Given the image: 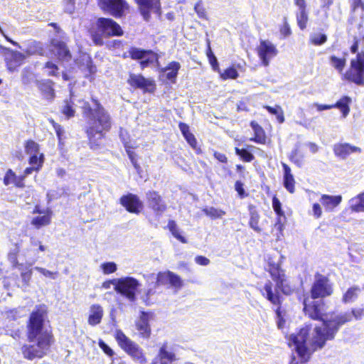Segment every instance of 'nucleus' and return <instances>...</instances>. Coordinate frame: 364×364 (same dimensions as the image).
Segmentation results:
<instances>
[{
    "instance_id": "20",
    "label": "nucleus",
    "mask_w": 364,
    "mask_h": 364,
    "mask_svg": "<svg viewBox=\"0 0 364 364\" xmlns=\"http://www.w3.org/2000/svg\"><path fill=\"white\" fill-rule=\"evenodd\" d=\"M138 5L139 12L146 21H149L151 12H161V0H134Z\"/></svg>"
},
{
    "instance_id": "11",
    "label": "nucleus",
    "mask_w": 364,
    "mask_h": 364,
    "mask_svg": "<svg viewBox=\"0 0 364 364\" xmlns=\"http://www.w3.org/2000/svg\"><path fill=\"white\" fill-rule=\"evenodd\" d=\"M334 291L333 284L329 278L319 272L314 274V280L312 282L309 295L312 298L323 299L331 296Z\"/></svg>"
},
{
    "instance_id": "53",
    "label": "nucleus",
    "mask_w": 364,
    "mask_h": 364,
    "mask_svg": "<svg viewBox=\"0 0 364 364\" xmlns=\"http://www.w3.org/2000/svg\"><path fill=\"white\" fill-rule=\"evenodd\" d=\"M289 160L296 165L298 167H301L303 164V156L301 154L298 148L293 149L289 156Z\"/></svg>"
},
{
    "instance_id": "48",
    "label": "nucleus",
    "mask_w": 364,
    "mask_h": 364,
    "mask_svg": "<svg viewBox=\"0 0 364 364\" xmlns=\"http://www.w3.org/2000/svg\"><path fill=\"white\" fill-rule=\"evenodd\" d=\"M269 114H274L277 117L278 122L283 123L284 122V114L282 108L279 105L271 107L269 105H264L263 107Z\"/></svg>"
},
{
    "instance_id": "10",
    "label": "nucleus",
    "mask_w": 364,
    "mask_h": 364,
    "mask_svg": "<svg viewBox=\"0 0 364 364\" xmlns=\"http://www.w3.org/2000/svg\"><path fill=\"white\" fill-rule=\"evenodd\" d=\"M343 79L358 86L364 85V51L358 53L350 60L349 68L343 74Z\"/></svg>"
},
{
    "instance_id": "58",
    "label": "nucleus",
    "mask_w": 364,
    "mask_h": 364,
    "mask_svg": "<svg viewBox=\"0 0 364 364\" xmlns=\"http://www.w3.org/2000/svg\"><path fill=\"white\" fill-rule=\"evenodd\" d=\"M194 10H195L196 13L197 14L198 18H200L201 19H205V20L208 19V15H207L206 10H205V7L203 6L202 1L200 0L198 1L195 4Z\"/></svg>"
},
{
    "instance_id": "56",
    "label": "nucleus",
    "mask_w": 364,
    "mask_h": 364,
    "mask_svg": "<svg viewBox=\"0 0 364 364\" xmlns=\"http://www.w3.org/2000/svg\"><path fill=\"white\" fill-rule=\"evenodd\" d=\"M244 186V183L240 180L236 181L234 185L235 190L237 193V196L240 199H243L249 196V193L245 191Z\"/></svg>"
},
{
    "instance_id": "27",
    "label": "nucleus",
    "mask_w": 364,
    "mask_h": 364,
    "mask_svg": "<svg viewBox=\"0 0 364 364\" xmlns=\"http://www.w3.org/2000/svg\"><path fill=\"white\" fill-rule=\"evenodd\" d=\"M176 360V355L173 352L168 351L167 344L164 343L160 348L156 358L151 364H169Z\"/></svg>"
},
{
    "instance_id": "52",
    "label": "nucleus",
    "mask_w": 364,
    "mask_h": 364,
    "mask_svg": "<svg viewBox=\"0 0 364 364\" xmlns=\"http://www.w3.org/2000/svg\"><path fill=\"white\" fill-rule=\"evenodd\" d=\"M24 149L26 154H38L40 145L33 139H28L24 142Z\"/></svg>"
},
{
    "instance_id": "61",
    "label": "nucleus",
    "mask_w": 364,
    "mask_h": 364,
    "mask_svg": "<svg viewBox=\"0 0 364 364\" xmlns=\"http://www.w3.org/2000/svg\"><path fill=\"white\" fill-rule=\"evenodd\" d=\"M82 65H85V70H87L89 74H93L96 72V67L94 65L91 57L90 56L86 58L85 63H80V67Z\"/></svg>"
},
{
    "instance_id": "3",
    "label": "nucleus",
    "mask_w": 364,
    "mask_h": 364,
    "mask_svg": "<svg viewBox=\"0 0 364 364\" xmlns=\"http://www.w3.org/2000/svg\"><path fill=\"white\" fill-rule=\"evenodd\" d=\"M364 316V308L355 307L348 311L336 314L330 313V319L323 321V326H315L313 333L314 349L323 348L328 341H333L342 326Z\"/></svg>"
},
{
    "instance_id": "34",
    "label": "nucleus",
    "mask_w": 364,
    "mask_h": 364,
    "mask_svg": "<svg viewBox=\"0 0 364 364\" xmlns=\"http://www.w3.org/2000/svg\"><path fill=\"white\" fill-rule=\"evenodd\" d=\"M104 315L102 307L97 304H92L90 306V314L87 322L90 326H95L100 323Z\"/></svg>"
},
{
    "instance_id": "51",
    "label": "nucleus",
    "mask_w": 364,
    "mask_h": 364,
    "mask_svg": "<svg viewBox=\"0 0 364 364\" xmlns=\"http://www.w3.org/2000/svg\"><path fill=\"white\" fill-rule=\"evenodd\" d=\"M144 76L141 74L129 73L127 80L128 85L134 90L139 89Z\"/></svg>"
},
{
    "instance_id": "25",
    "label": "nucleus",
    "mask_w": 364,
    "mask_h": 364,
    "mask_svg": "<svg viewBox=\"0 0 364 364\" xmlns=\"http://www.w3.org/2000/svg\"><path fill=\"white\" fill-rule=\"evenodd\" d=\"M135 326L140 338L144 339L150 338L151 329L149 323V315L147 313L144 311L141 313L139 320L136 322Z\"/></svg>"
},
{
    "instance_id": "64",
    "label": "nucleus",
    "mask_w": 364,
    "mask_h": 364,
    "mask_svg": "<svg viewBox=\"0 0 364 364\" xmlns=\"http://www.w3.org/2000/svg\"><path fill=\"white\" fill-rule=\"evenodd\" d=\"M98 345L102 350L109 357H112L114 355L113 350L102 340H100Z\"/></svg>"
},
{
    "instance_id": "17",
    "label": "nucleus",
    "mask_w": 364,
    "mask_h": 364,
    "mask_svg": "<svg viewBox=\"0 0 364 364\" xmlns=\"http://www.w3.org/2000/svg\"><path fill=\"white\" fill-rule=\"evenodd\" d=\"M146 198L149 208L153 210L156 215H161L167 210V205L158 191H148Z\"/></svg>"
},
{
    "instance_id": "62",
    "label": "nucleus",
    "mask_w": 364,
    "mask_h": 364,
    "mask_svg": "<svg viewBox=\"0 0 364 364\" xmlns=\"http://www.w3.org/2000/svg\"><path fill=\"white\" fill-rule=\"evenodd\" d=\"M327 41V36L326 34L321 33L314 35L310 38V42L314 46H321Z\"/></svg>"
},
{
    "instance_id": "19",
    "label": "nucleus",
    "mask_w": 364,
    "mask_h": 364,
    "mask_svg": "<svg viewBox=\"0 0 364 364\" xmlns=\"http://www.w3.org/2000/svg\"><path fill=\"white\" fill-rule=\"evenodd\" d=\"M120 204L130 213L139 214L143 209V203L137 195L127 193L122 196L120 199Z\"/></svg>"
},
{
    "instance_id": "5",
    "label": "nucleus",
    "mask_w": 364,
    "mask_h": 364,
    "mask_svg": "<svg viewBox=\"0 0 364 364\" xmlns=\"http://www.w3.org/2000/svg\"><path fill=\"white\" fill-rule=\"evenodd\" d=\"M87 33L94 45L102 46L105 44V39L121 37L124 35V30L114 19L99 17L90 24Z\"/></svg>"
},
{
    "instance_id": "49",
    "label": "nucleus",
    "mask_w": 364,
    "mask_h": 364,
    "mask_svg": "<svg viewBox=\"0 0 364 364\" xmlns=\"http://www.w3.org/2000/svg\"><path fill=\"white\" fill-rule=\"evenodd\" d=\"M219 73L223 80H235L239 76L237 70L233 65L227 68L223 72L220 71Z\"/></svg>"
},
{
    "instance_id": "2",
    "label": "nucleus",
    "mask_w": 364,
    "mask_h": 364,
    "mask_svg": "<svg viewBox=\"0 0 364 364\" xmlns=\"http://www.w3.org/2000/svg\"><path fill=\"white\" fill-rule=\"evenodd\" d=\"M90 101L82 100L79 102L82 116L87 122L85 132L89 146L95 149L100 147V141L111 130L112 118L97 98L91 97Z\"/></svg>"
},
{
    "instance_id": "16",
    "label": "nucleus",
    "mask_w": 364,
    "mask_h": 364,
    "mask_svg": "<svg viewBox=\"0 0 364 364\" xmlns=\"http://www.w3.org/2000/svg\"><path fill=\"white\" fill-rule=\"evenodd\" d=\"M256 52L262 65L265 67L268 66L271 59L278 54L276 46L267 40H260L259 44L256 48Z\"/></svg>"
},
{
    "instance_id": "30",
    "label": "nucleus",
    "mask_w": 364,
    "mask_h": 364,
    "mask_svg": "<svg viewBox=\"0 0 364 364\" xmlns=\"http://www.w3.org/2000/svg\"><path fill=\"white\" fill-rule=\"evenodd\" d=\"M319 200L326 211L331 212L341 203L342 196L341 195L330 196L323 194Z\"/></svg>"
},
{
    "instance_id": "13",
    "label": "nucleus",
    "mask_w": 364,
    "mask_h": 364,
    "mask_svg": "<svg viewBox=\"0 0 364 364\" xmlns=\"http://www.w3.org/2000/svg\"><path fill=\"white\" fill-rule=\"evenodd\" d=\"M139 285L140 284L136 279L132 277H126L117 279L114 289L129 301L134 302L136 301V293Z\"/></svg>"
},
{
    "instance_id": "4",
    "label": "nucleus",
    "mask_w": 364,
    "mask_h": 364,
    "mask_svg": "<svg viewBox=\"0 0 364 364\" xmlns=\"http://www.w3.org/2000/svg\"><path fill=\"white\" fill-rule=\"evenodd\" d=\"M311 330V325L305 324L297 329L295 333L286 336V338L289 341L288 346H294L295 352L299 358V360H298L295 355H292L289 364H306L310 360L314 352L322 349L314 348L313 338L309 343V346H308Z\"/></svg>"
},
{
    "instance_id": "29",
    "label": "nucleus",
    "mask_w": 364,
    "mask_h": 364,
    "mask_svg": "<svg viewBox=\"0 0 364 364\" xmlns=\"http://www.w3.org/2000/svg\"><path fill=\"white\" fill-rule=\"evenodd\" d=\"M282 166L283 168V185L286 190L290 193H294L295 192V184L296 181L293 174L291 173V168L284 162H282Z\"/></svg>"
},
{
    "instance_id": "33",
    "label": "nucleus",
    "mask_w": 364,
    "mask_h": 364,
    "mask_svg": "<svg viewBox=\"0 0 364 364\" xmlns=\"http://www.w3.org/2000/svg\"><path fill=\"white\" fill-rule=\"evenodd\" d=\"M250 220H249V226L256 232L260 233L262 231V228L259 225V219L260 215L259 211L257 210L256 207L250 204L247 207Z\"/></svg>"
},
{
    "instance_id": "47",
    "label": "nucleus",
    "mask_w": 364,
    "mask_h": 364,
    "mask_svg": "<svg viewBox=\"0 0 364 364\" xmlns=\"http://www.w3.org/2000/svg\"><path fill=\"white\" fill-rule=\"evenodd\" d=\"M296 19L299 28L301 31L305 30L307 27V23L309 21V14L307 9L299 10V11L296 13Z\"/></svg>"
},
{
    "instance_id": "40",
    "label": "nucleus",
    "mask_w": 364,
    "mask_h": 364,
    "mask_svg": "<svg viewBox=\"0 0 364 364\" xmlns=\"http://www.w3.org/2000/svg\"><path fill=\"white\" fill-rule=\"evenodd\" d=\"M60 112L65 115L67 119H70L75 117V103L71 98L65 99L63 100V105L60 109Z\"/></svg>"
},
{
    "instance_id": "24",
    "label": "nucleus",
    "mask_w": 364,
    "mask_h": 364,
    "mask_svg": "<svg viewBox=\"0 0 364 364\" xmlns=\"http://www.w3.org/2000/svg\"><path fill=\"white\" fill-rule=\"evenodd\" d=\"M3 183L5 186L13 185L16 188H24L25 175L18 176L11 168L7 169L3 178Z\"/></svg>"
},
{
    "instance_id": "32",
    "label": "nucleus",
    "mask_w": 364,
    "mask_h": 364,
    "mask_svg": "<svg viewBox=\"0 0 364 364\" xmlns=\"http://www.w3.org/2000/svg\"><path fill=\"white\" fill-rule=\"evenodd\" d=\"M181 68V64L178 61L170 62L165 68L161 70V72L168 71L166 73V80L172 84L176 82V78L178 74V71Z\"/></svg>"
},
{
    "instance_id": "41",
    "label": "nucleus",
    "mask_w": 364,
    "mask_h": 364,
    "mask_svg": "<svg viewBox=\"0 0 364 364\" xmlns=\"http://www.w3.org/2000/svg\"><path fill=\"white\" fill-rule=\"evenodd\" d=\"M329 63L335 70L339 73H342L346 65V58L345 56L337 57L332 55L329 57Z\"/></svg>"
},
{
    "instance_id": "36",
    "label": "nucleus",
    "mask_w": 364,
    "mask_h": 364,
    "mask_svg": "<svg viewBox=\"0 0 364 364\" xmlns=\"http://www.w3.org/2000/svg\"><path fill=\"white\" fill-rule=\"evenodd\" d=\"M52 211L49 209L45 211L44 215L41 216H36L32 218L31 224L36 229H41L43 227L48 226L51 223Z\"/></svg>"
},
{
    "instance_id": "45",
    "label": "nucleus",
    "mask_w": 364,
    "mask_h": 364,
    "mask_svg": "<svg viewBox=\"0 0 364 364\" xmlns=\"http://www.w3.org/2000/svg\"><path fill=\"white\" fill-rule=\"evenodd\" d=\"M350 209L355 212H364V192L350 200Z\"/></svg>"
},
{
    "instance_id": "38",
    "label": "nucleus",
    "mask_w": 364,
    "mask_h": 364,
    "mask_svg": "<svg viewBox=\"0 0 364 364\" xmlns=\"http://www.w3.org/2000/svg\"><path fill=\"white\" fill-rule=\"evenodd\" d=\"M361 291L360 287L353 285L347 289L343 294L341 301L343 304H350L357 300Z\"/></svg>"
},
{
    "instance_id": "1",
    "label": "nucleus",
    "mask_w": 364,
    "mask_h": 364,
    "mask_svg": "<svg viewBox=\"0 0 364 364\" xmlns=\"http://www.w3.org/2000/svg\"><path fill=\"white\" fill-rule=\"evenodd\" d=\"M48 307L45 304L35 306L30 313L26 323L27 341L32 343H24L21 351L28 360L43 358L50 351L55 343V337L50 326L45 328Z\"/></svg>"
},
{
    "instance_id": "12",
    "label": "nucleus",
    "mask_w": 364,
    "mask_h": 364,
    "mask_svg": "<svg viewBox=\"0 0 364 364\" xmlns=\"http://www.w3.org/2000/svg\"><path fill=\"white\" fill-rule=\"evenodd\" d=\"M167 283H168L171 287L176 290L181 289L183 286V280L180 276L176 273L169 270L159 272L156 276V282L154 283V288H149L147 289L146 295L147 296L153 295L155 294L154 289L160 286L166 285Z\"/></svg>"
},
{
    "instance_id": "50",
    "label": "nucleus",
    "mask_w": 364,
    "mask_h": 364,
    "mask_svg": "<svg viewBox=\"0 0 364 364\" xmlns=\"http://www.w3.org/2000/svg\"><path fill=\"white\" fill-rule=\"evenodd\" d=\"M235 153L239 156V158L244 162L250 163L255 159V156L247 149L238 147L235 148Z\"/></svg>"
},
{
    "instance_id": "31",
    "label": "nucleus",
    "mask_w": 364,
    "mask_h": 364,
    "mask_svg": "<svg viewBox=\"0 0 364 364\" xmlns=\"http://www.w3.org/2000/svg\"><path fill=\"white\" fill-rule=\"evenodd\" d=\"M25 60V55L18 51H9V55L6 58L7 68L14 71L17 67L22 65Z\"/></svg>"
},
{
    "instance_id": "22",
    "label": "nucleus",
    "mask_w": 364,
    "mask_h": 364,
    "mask_svg": "<svg viewBox=\"0 0 364 364\" xmlns=\"http://www.w3.org/2000/svg\"><path fill=\"white\" fill-rule=\"evenodd\" d=\"M51 46L55 50V55L59 61L68 62L72 58V54L66 43L58 39H53L50 41Z\"/></svg>"
},
{
    "instance_id": "55",
    "label": "nucleus",
    "mask_w": 364,
    "mask_h": 364,
    "mask_svg": "<svg viewBox=\"0 0 364 364\" xmlns=\"http://www.w3.org/2000/svg\"><path fill=\"white\" fill-rule=\"evenodd\" d=\"M44 68L48 70L47 75L50 77H58L59 76V68L58 66L51 61H47L44 64Z\"/></svg>"
},
{
    "instance_id": "37",
    "label": "nucleus",
    "mask_w": 364,
    "mask_h": 364,
    "mask_svg": "<svg viewBox=\"0 0 364 364\" xmlns=\"http://www.w3.org/2000/svg\"><path fill=\"white\" fill-rule=\"evenodd\" d=\"M348 36L352 41H364V26L362 23L351 25L348 28Z\"/></svg>"
},
{
    "instance_id": "60",
    "label": "nucleus",
    "mask_w": 364,
    "mask_h": 364,
    "mask_svg": "<svg viewBox=\"0 0 364 364\" xmlns=\"http://www.w3.org/2000/svg\"><path fill=\"white\" fill-rule=\"evenodd\" d=\"M205 213L211 218L216 219L223 216L225 214V212L211 207L208 210H205Z\"/></svg>"
},
{
    "instance_id": "23",
    "label": "nucleus",
    "mask_w": 364,
    "mask_h": 364,
    "mask_svg": "<svg viewBox=\"0 0 364 364\" xmlns=\"http://www.w3.org/2000/svg\"><path fill=\"white\" fill-rule=\"evenodd\" d=\"M178 127L183 136L185 138L190 146L195 150L196 154H202V149L198 145L197 139L194 134L191 132L189 126L184 122H180L178 123Z\"/></svg>"
},
{
    "instance_id": "6",
    "label": "nucleus",
    "mask_w": 364,
    "mask_h": 364,
    "mask_svg": "<svg viewBox=\"0 0 364 364\" xmlns=\"http://www.w3.org/2000/svg\"><path fill=\"white\" fill-rule=\"evenodd\" d=\"M114 337L119 347L134 361L139 364L147 363L148 359L144 350L138 343L129 338L122 330H116Z\"/></svg>"
},
{
    "instance_id": "35",
    "label": "nucleus",
    "mask_w": 364,
    "mask_h": 364,
    "mask_svg": "<svg viewBox=\"0 0 364 364\" xmlns=\"http://www.w3.org/2000/svg\"><path fill=\"white\" fill-rule=\"evenodd\" d=\"M351 102L352 100L349 96H342L336 103L332 104L333 109H338L341 113V117L346 118L350 113Z\"/></svg>"
},
{
    "instance_id": "44",
    "label": "nucleus",
    "mask_w": 364,
    "mask_h": 364,
    "mask_svg": "<svg viewBox=\"0 0 364 364\" xmlns=\"http://www.w3.org/2000/svg\"><path fill=\"white\" fill-rule=\"evenodd\" d=\"M139 89L141 90L144 94H154L156 90V82L153 79L146 78L144 77Z\"/></svg>"
},
{
    "instance_id": "14",
    "label": "nucleus",
    "mask_w": 364,
    "mask_h": 364,
    "mask_svg": "<svg viewBox=\"0 0 364 364\" xmlns=\"http://www.w3.org/2000/svg\"><path fill=\"white\" fill-rule=\"evenodd\" d=\"M129 58L133 60H140L139 67L141 70L149 67L155 62H159V55L154 50L135 46L129 48Z\"/></svg>"
},
{
    "instance_id": "8",
    "label": "nucleus",
    "mask_w": 364,
    "mask_h": 364,
    "mask_svg": "<svg viewBox=\"0 0 364 364\" xmlns=\"http://www.w3.org/2000/svg\"><path fill=\"white\" fill-rule=\"evenodd\" d=\"M302 304L303 312L306 316L313 321H321V325L317 326H323V321L330 319V318H324L326 304L323 299L312 298L309 294H304Z\"/></svg>"
},
{
    "instance_id": "59",
    "label": "nucleus",
    "mask_w": 364,
    "mask_h": 364,
    "mask_svg": "<svg viewBox=\"0 0 364 364\" xmlns=\"http://www.w3.org/2000/svg\"><path fill=\"white\" fill-rule=\"evenodd\" d=\"M101 269L105 274H109L117 271V264L114 262H105L101 264Z\"/></svg>"
},
{
    "instance_id": "57",
    "label": "nucleus",
    "mask_w": 364,
    "mask_h": 364,
    "mask_svg": "<svg viewBox=\"0 0 364 364\" xmlns=\"http://www.w3.org/2000/svg\"><path fill=\"white\" fill-rule=\"evenodd\" d=\"M33 274V270L32 269L29 267H24L22 269V272L21 273V277L22 279V282L23 283V285L26 287L29 286L30 282L31 280Z\"/></svg>"
},
{
    "instance_id": "54",
    "label": "nucleus",
    "mask_w": 364,
    "mask_h": 364,
    "mask_svg": "<svg viewBox=\"0 0 364 364\" xmlns=\"http://www.w3.org/2000/svg\"><path fill=\"white\" fill-rule=\"evenodd\" d=\"M279 33L282 38H287L292 33L287 17L283 18L282 24L279 27Z\"/></svg>"
},
{
    "instance_id": "9",
    "label": "nucleus",
    "mask_w": 364,
    "mask_h": 364,
    "mask_svg": "<svg viewBox=\"0 0 364 364\" xmlns=\"http://www.w3.org/2000/svg\"><path fill=\"white\" fill-rule=\"evenodd\" d=\"M261 295L272 304L277 306L275 314L277 316V325L279 329H283L286 320L283 316L282 308L283 298L278 292H273V284L271 281H267L263 288L259 289Z\"/></svg>"
},
{
    "instance_id": "18",
    "label": "nucleus",
    "mask_w": 364,
    "mask_h": 364,
    "mask_svg": "<svg viewBox=\"0 0 364 364\" xmlns=\"http://www.w3.org/2000/svg\"><path fill=\"white\" fill-rule=\"evenodd\" d=\"M272 208L277 215L275 223L272 229V233L279 240L283 236L284 225L282 222L281 217L284 216V212L282 208V203L276 195L272 197Z\"/></svg>"
},
{
    "instance_id": "46",
    "label": "nucleus",
    "mask_w": 364,
    "mask_h": 364,
    "mask_svg": "<svg viewBox=\"0 0 364 364\" xmlns=\"http://www.w3.org/2000/svg\"><path fill=\"white\" fill-rule=\"evenodd\" d=\"M45 156L43 153H38L31 155L28 159V163L31 166L36 167V171H39L43 165Z\"/></svg>"
},
{
    "instance_id": "39",
    "label": "nucleus",
    "mask_w": 364,
    "mask_h": 364,
    "mask_svg": "<svg viewBox=\"0 0 364 364\" xmlns=\"http://www.w3.org/2000/svg\"><path fill=\"white\" fill-rule=\"evenodd\" d=\"M124 146L126 153H127L129 160L132 162V164L136 169V172L139 173L141 171V168L137 161L138 155L133 150L134 149V147L133 146H132L131 144H129L128 142H124Z\"/></svg>"
},
{
    "instance_id": "15",
    "label": "nucleus",
    "mask_w": 364,
    "mask_h": 364,
    "mask_svg": "<svg viewBox=\"0 0 364 364\" xmlns=\"http://www.w3.org/2000/svg\"><path fill=\"white\" fill-rule=\"evenodd\" d=\"M100 9L112 16L119 18L129 11V6L126 0H97Z\"/></svg>"
},
{
    "instance_id": "26",
    "label": "nucleus",
    "mask_w": 364,
    "mask_h": 364,
    "mask_svg": "<svg viewBox=\"0 0 364 364\" xmlns=\"http://www.w3.org/2000/svg\"><path fill=\"white\" fill-rule=\"evenodd\" d=\"M333 151L337 157L346 159L350 154L361 152V149L348 143H337L333 145Z\"/></svg>"
},
{
    "instance_id": "7",
    "label": "nucleus",
    "mask_w": 364,
    "mask_h": 364,
    "mask_svg": "<svg viewBox=\"0 0 364 364\" xmlns=\"http://www.w3.org/2000/svg\"><path fill=\"white\" fill-rule=\"evenodd\" d=\"M267 272L275 282L274 292H278L279 294L282 293L286 296H290L295 292V285L290 281L285 269L282 268L280 264L269 262Z\"/></svg>"
},
{
    "instance_id": "21",
    "label": "nucleus",
    "mask_w": 364,
    "mask_h": 364,
    "mask_svg": "<svg viewBox=\"0 0 364 364\" xmlns=\"http://www.w3.org/2000/svg\"><path fill=\"white\" fill-rule=\"evenodd\" d=\"M36 85L43 99L49 102H51L55 99V83L53 80L50 79L37 80L36 82Z\"/></svg>"
},
{
    "instance_id": "42",
    "label": "nucleus",
    "mask_w": 364,
    "mask_h": 364,
    "mask_svg": "<svg viewBox=\"0 0 364 364\" xmlns=\"http://www.w3.org/2000/svg\"><path fill=\"white\" fill-rule=\"evenodd\" d=\"M205 53L212 69L217 73H220V69L219 67V63L218 62L217 58L211 49L210 41L209 39H207V48Z\"/></svg>"
},
{
    "instance_id": "43",
    "label": "nucleus",
    "mask_w": 364,
    "mask_h": 364,
    "mask_svg": "<svg viewBox=\"0 0 364 364\" xmlns=\"http://www.w3.org/2000/svg\"><path fill=\"white\" fill-rule=\"evenodd\" d=\"M167 228L171 232L172 235L181 243H187L186 238L183 236L179 230L176 223L173 220H169L167 224Z\"/></svg>"
},
{
    "instance_id": "63",
    "label": "nucleus",
    "mask_w": 364,
    "mask_h": 364,
    "mask_svg": "<svg viewBox=\"0 0 364 364\" xmlns=\"http://www.w3.org/2000/svg\"><path fill=\"white\" fill-rule=\"evenodd\" d=\"M360 9L364 12V0H350V10L355 12Z\"/></svg>"
},
{
    "instance_id": "28",
    "label": "nucleus",
    "mask_w": 364,
    "mask_h": 364,
    "mask_svg": "<svg viewBox=\"0 0 364 364\" xmlns=\"http://www.w3.org/2000/svg\"><path fill=\"white\" fill-rule=\"evenodd\" d=\"M250 126L254 132L253 136L250 139V141L258 144H266L267 141V136L264 128L255 120L250 122Z\"/></svg>"
}]
</instances>
